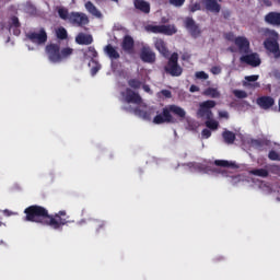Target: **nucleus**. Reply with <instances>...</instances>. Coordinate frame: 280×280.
<instances>
[{
	"mask_svg": "<svg viewBox=\"0 0 280 280\" xmlns=\"http://www.w3.org/2000/svg\"><path fill=\"white\" fill-rule=\"evenodd\" d=\"M24 213V222H35V224H42V226H50L55 231H62V228L69 224V215H67L66 210L49 214L47 208L33 205L25 208Z\"/></svg>",
	"mask_w": 280,
	"mask_h": 280,
	"instance_id": "nucleus-1",
	"label": "nucleus"
},
{
	"mask_svg": "<svg viewBox=\"0 0 280 280\" xmlns=\"http://www.w3.org/2000/svg\"><path fill=\"white\" fill-rule=\"evenodd\" d=\"M172 113L173 115H176L182 119H185V116L187 115V113L185 112V109H183V107L178 105H168L162 109L161 114H158L153 118V124H155L156 126H161V124H172L174 121V117L172 116Z\"/></svg>",
	"mask_w": 280,
	"mask_h": 280,
	"instance_id": "nucleus-2",
	"label": "nucleus"
},
{
	"mask_svg": "<svg viewBox=\"0 0 280 280\" xmlns=\"http://www.w3.org/2000/svg\"><path fill=\"white\" fill-rule=\"evenodd\" d=\"M165 73L172 75V78H180L183 75V67L178 65V52H173L168 58L167 63L164 67Z\"/></svg>",
	"mask_w": 280,
	"mask_h": 280,
	"instance_id": "nucleus-3",
	"label": "nucleus"
},
{
	"mask_svg": "<svg viewBox=\"0 0 280 280\" xmlns=\"http://www.w3.org/2000/svg\"><path fill=\"white\" fill-rule=\"evenodd\" d=\"M215 101L208 100L199 104V108L197 110V117L200 119H213L212 108H215Z\"/></svg>",
	"mask_w": 280,
	"mask_h": 280,
	"instance_id": "nucleus-4",
	"label": "nucleus"
},
{
	"mask_svg": "<svg viewBox=\"0 0 280 280\" xmlns=\"http://www.w3.org/2000/svg\"><path fill=\"white\" fill-rule=\"evenodd\" d=\"M147 30L152 32V34H164L165 36H174L178 30L176 25L168 24V25H148Z\"/></svg>",
	"mask_w": 280,
	"mask_h": 280,
	"instance_id": "nucleus-5",
	"label": "nucleus"
},
{
	"mask_svg": "<svg viewBox=\"0 0 280 280\" xmlns=\"http://www.w3.org/2000/svg\"><path fill=\"white\" fill-rule=\"evenodd\" d=\"M184 25L192 38H200L202 35L200 25L196 23L194 18L187 16L184 21Z\"/></svg>",
	"mask_w": 280,
	"mask_h": 280,
	"instance_id": "nucleus-6",
	"label": "nucleus"
},
{
	"mask_svg": "<svg viewBox=\"0 0 280 280\" xmlns=\"http://www.w3.org/2000/svg\"><path fill=\"white\" fill-rule=\"evenodd\" d=\"M69 22L77 27H84V25H89V16L86 13L82 12H71L69 15Z\"/></svg>",
	"mask_w": 280,
	"mask_h": 280,
	"instance_id": "nucleus-7",
	"label": "nucleus"
},
{
	"mask_svg": "<svg viewBox=\"0 0 280 280\" xmlns=\"http://www.w3.org/2000/svg\"><path fill=\"white\" fill-rule=\"evenodd\" d=\"M26 38L34 45H45L47 43V32L45 28H40L38 33L28 32Z\"/></svg>",
	"mask_w": 280,
	"mask_h": 280,
	"instance_id": "nucleus-8",
	"label": "nucleus"
},
{
	"mask_svg": "<svg viewBox=\"0 0 280 280\" xmlns=\"http://www.w3.org/2000/svg\"><path fill=\"white\" fill-rule=\"evenodd\" d=\"M140 59L148 65L156 62V52L150 46H143L140 50Z\"/></svg>",
	"mask_w": 280,
	"mask_h": 280,
	"instance_id": "nucleus-9",
	"label": "nucleus"
},
{
	"mask_svg": "<svg viewBox=\"0 0 280 280\" xmlns=\"http://www.w3.org/2000/svg\"><path fill=\"white\" fill-rule=\"evenodd\" d=\"M122 97H125V102L127 104H137L138 106L143 103V98L139 93L132 91V89L127 88L125 92H122Z\"/></svg>",
	"mask_w": 280,
	"mask_h": 280,
	"instance_id": "nucleus-10",
	"label": "nucleus"
},
{
	"mask_svg": "<svg viewBox=\"0 0 280 280\" xmlns=\"http://www.w3.org/2000/svg\"><path fill=\"white\" fill-rule=\"evenodd\" d=\"M46 54L50 62H60V46L58 44H49L46 46Z\"/></svg>",
	"mask_w": 280,
	"mask_h": 280,
	"instance_id": "nucleus-11",
	"label": "nucleus"
},
{
	"mask_svg": "<svg viewBox=\"0 0 280 280\" xmlns=\"http://www.w3.org/2000/svg\"><path fill=\"white\" fill-rule=\"evenodd\" d=\"M240 61L249 67H259V65H261V59L257 52L243 55L241 56Z\"/></svg>",
	"mask_w": 280,
	"mask_h": 280,
	"instance_id": "nucleus-12",
	"label": "nucleus"
},
{
	"mask_svg": "<svg viewBox=\"0 0 280 280\" xmlns=\"http://www.w3.org/2000/svg\"><path fill=\"white\" fill-rule=\"evenodd\" d=\"M264 47L267 49V51H270V54H273L275 58H280V49H279V42L275 38H267L264 42Z\"/></svg>",
	"mask_w": 280,
	"mask_h": 280,
	"instance_id": "nucleus-13",
	"label": "nucleus"
},
{
	"mask_svg": "<svg viewBox=\"0 0 280 280\" xmlns=\"http://www.w3.org/2000/svg\"><path fill=\"white\" fill-rule=\"evenodd\" d=\"M120 47L122 51H125V54H135V38H132V36L130 35H125L120 44Z\"/></svg>",
	"mask_w": 280,
	"mask_h": 280,
	"instance_id": "nucleus-14",
	"label": "nucleus"
},
{
	"mask_svg": "<svg viewBox=\"0 0 280 280\" xmlns=\"http://www.w3.org/2000/svg\"><path fill=\"white\" fill-rule=\"evenodd\" d=\"M234 45L238 47L241 54H250V42L246 37H236Z\"/></svg>",
	"mask_w": 280,
	"mask_h": 280,
	"instance_id": "nucleus-15",
	"label": "nucleus"
},
{
	"mask_svg": "<svg viewBox=\"0 0 280 280\" xmlns=\"http://www.w3.org/2000/svg\"><path fill=\"white\" fill-rule=\"evenodd\" d=\"M154 47L163 58H170V49L167 48V43H165V40L156 38L154 40Z\"/></svg>",
	"mask_w": 280,
	"mask_h": 280,
	"instance_id": "nucleus-16",
	"label": "nucleus"
},
{
	"mask_svg": "<svg viewBox=\"0 0 280 280\" xmlns=\"http://www.w3.org/2000/svg\"><path fill=\"white\" fill-rule=\"evenodd\" d=\"M256 103L262 110H268L275 106V98L272 96H260L257 98Z\"/></svg>",
	"mask_w": 280,
	"mask_h": 280,
	"instance_id": "nucleus-17",
	"label": "nucleus"
},
{
	"mask_svg": "<svg viewBox=\"0 0 280 280\" xmlns=\"http://www.w3.org/2000/svg\"><path fill=\"white\" fill-rule=\"evenodd\" d=\"M205 8L213 14H220V10H222V5L218 3V0H205Z\"/></svg>",
	"mask_w": 280,
	"mask_h": 280,
	"instance_id": "nucleus-18",
	"label": "nucleus"
},
{
	"mask_svg": "<svg viewBox=\"0 0 280 280\" xmlns=\"http://www.w3.org/2000/svg\"><path fill=\"white\" fill-rule=\"evenodd\" d=\"M75 43L77 45H93V35L79 33L75 36Z\"/></svg>",
	"mask_w": 280,
	"mask_h": 280,
	"instance_id": "nucleus-19",
	"label": "nucleus"
},
{
	"mask_svg": "<svg viewBox=\"0 0 280 280\" xmlns=\"http://www.w3.org/2000/svg\"><path fill=\"white\" fill-rule=\"evenodd\" d=\"M104 52L106 54V56H108L110 60H119V58H121L119 51H117V49L110 44L104 47Z\"/></svg>",
	"mask_w": 280,
	"mask_h": 280,
	"instance_id": "nucleus-20",
	"label": "nucleus"
},
{
	"mask_svg": "<svg viewBox=\"0 0 280 280\" xmlns=\"http://www.w3.org/2000/svg\"><path fill=\"white\" fill-rule=\"evenodd\" d=\"M265 21L269 25H280V13L279 12H269L265 16Z\"/></svg>",
	"mask_w": 280,
	"mask_h": 280,
	"instance_id": "nucleus-21",
	"label": "nucleus"
},
{
	"mask_svg": "<svg viewBox=\"0 0 280 280\" xmlns=\"http://www.w3.org/2000/svg\"><path fill=\"white\" fill-rule=\"evenodd\" d=\"M85 10H88V12L92 14V16H95L96 19H102V12L97 10V7H95L93 2H85Z\"/></svg>",
	"mask_w": 280,
	"mask_h": 280,
	"instance_id": "nucleus-22",
	"label": "nucleus"
},
{
	"mask_svg": "<svg viewBox=\"0 0 280 280\" xmlns=\"http://www.w3.org/2000/svg\"><path fill=\"white\" fill-rule=\"evenodd\" d=\"M135 8L144 14H150V3L145 2V0H136Z\"/></svg>",
	"mask_w": 280,
	"mask_h": 280,
	"instance_id": "nucleus-23",
	"label": "nucleus"
},
{
	"mask_svg": "<svg viewBox=\"0 0 280 280\" xmlns=\"http://www.w3.org/2000/svg\"><path fill=\"white\" fill-rule=\"evenodd\" d=\"M203 95H206V97H211L212 100H220L222 94H220L218 88H207L203 91Z\"/></svg>",
	"mask_w": 280,
	"mask_h": 280,
	"instance_id": "nucleus-24",
	"label": "nucleus"
},
{
	"mask_svg": "<svg viewBox=\"0 0 280 280\" xmlns=\"http://www.w3.org/2000/svg\"><path fill=\"white\" fill-rule=\"evenodd\" d=\"M222 137H223L224 143H228V145L235 143V139H236L235 132L225 130L222 132Z\"/></svg>",
	"mask_w": 280,
	"mask_h": 280,
	"instance_id": "nucleus-25",
	"label": "nucleus"
},
{
	"mask_svg": "<svg viewBox=\"0 0 280 280\" xmlns=\"http://www.w3.org/2000/svg\"><path fill=\"white\" fill-rule=\"evenodd\" d=\"M92 226H94L96 233H102V231H106V221L94 219L92 221Z\"/></svg>",
	"mask_w": 280,
	"mask_h": 280,
	"instance_id": "nucleus-26",
	"label": "nucleus"
},
{
	"mask_svg": "<svg viewBox=\"0 0 280 280\" xmlns=\"http://www.w3.org/2000/svg\"><path fill=\"white\" fill-rule=\"evenodd\" d=\"M249 174H252V176H258L259 178H268L270 173L266 168H254L249 171Z\"/></svg>",
	"mask_w": 280,
	"mask_h": 280,
	"instance_id": "nucleus-27",
	"label": "nucleus"
},
{
	"mask_svg": "<svg viewBox=\"0 0 280 280\" xmlns=\"http://www.w3.org/2000/svg\"><path fill=\"white\" fill-rule=\"evenodd\" d=\"M60 62H62L63 60H67V58L73 56V48L71 47H65L60 50Z\"/></svg>",
	"mask_w": 280,
	"mask_h": 280,
	"instance_id": "nucleus-28",
	"label": "nucleus"
},
{
	"mask_svg": "<svg viewBox=\"0 0 280 280\" xmlns=\"http://www.w3.org/2000/svg\"><path fill=\"white\" fill-rule=\"evenodd\" d=\"M56 36L59 40H67L69 38V34L67 33V28L60 26L56 30Z\"/></svg>",
	"mask_w": 280,
	"mask_h": 280,
	"instance_id": "nucleus-29",
	"label": "nucleus"
},
{
	"mask_svg": "<svg viewBox=\"0 0 280 280\" xmlns=\"http://www.w3.org/2000/svg\"><path fill=\"white\" fill-rule=\"evenodd\" d=\"M214 165H217V167H235V163L226 160H215Z\"/></svg>",
	"mask_w": 280,
	"mask_h": 280,
	"instance_id": "nucleus-30",
	"label": "nucleus"
},
{
	"mask_svg": "<svg viewBox=\"0 0 280 280\" xmlns=\"http://www.w3.org/2000/svg\"><path fill=\"white\" fill-rule=\"evenodd\" d=\"M128 86H130V89L139 90L141 86H143V82H141L139 79H130L128 81Z\"/></svg>",
	"mask_w": 280,
	"mask_h": 280,
	"instance_id": "nucleus-31",
	"label": "nucleus"
},
{
	"mask_svg": "<svg viewBox=\"0 0 280 280\" xmlns=\"http://www.w3.org/2000/svg\"><path fill=\"white\" fill-rule=\"evenodd\" d=\"M205 124L209 128V130H218V128L220 127V122H218L213 118L207 119Z\"/></svg>",
	"mask_w": 280,
	"mask_h": 280,
	"instance_id": "nucleus-32",
	"label": "nucleus"
},
{
	"mask_svg": "<svg viewBox=\"0 0 280 280\" xmlns=\"http://www.w3.org/2000/svg\"><path fill=\"white\" fill-rule=\"evenodd\" d=\"M58 15L62 19V21H69V16L71 14H69V10L65 9V8H60L58 9Z\"/></svg>",
	"mask_w": 280,
	"mask_h": 280,
	"instance_id": "nucleus-33",
	"label": "nucleus"
},
{
	"mask_svg": "<svg viewBox=\"0 0 280 280\" xmlns=\"http://www.w3.org/2000/svg\"><path fill=\"white\" fill-rule=\"evenodd\" d=\"M233 95H235L238 100H246V97H248V94L246 93V91H242V90H234Z\"/></svg>",
	"mask_w": 280,
	"mask_h": 280,
	"instance_id": "nucleus-34",
	"label": "nucleus"
},
{
	"mask_svg": "<svg viewBox=\"0 0 280 280\" xmlns=\"http://www.w3.org/2000/svg\"><path fill=\"white\" fill-rule=\"evenodd\" d=\"M268 159L269 161H280V153L275 150H271L268 153Z\"/></svg>",
	"mask_w": 280,
	"mask_h": 280,
	"instance_id": "nucleus-35",
	"label": "nucleus"
},
{
	"mask_svg": "<svg viewBox=\"0 0 280 280\" xmlns=\"http://www.w3.org/2000/svg\"><path fill=\"white\" fill-rule=\"evenodd\" d=\"M186 0H168V3L174 8H183Z\"/></svg>",
	"mask_w": 280,
	"mask_h": 280,
	"instance_id": "nucleus-36",
	"label": "nucleus"
},
{
	"mask_svg": "<svg viewBox=\"0 0 280 280\" xmlns=\"http://www.w3.org/2000/svg\"><path fill=\"white\" fill-rule=\"evenodd\" d=\"M188 10H189V12L194 13V12H198V11L202 10V7L200 5L199 2H195L194 4H190L188 7Z\"/></svg>",
	"mask_w": 280,
	"mask_h": 280,
	"instance_id": "nucleus-37",
	"label": "nucleus"
},
{
	"mask_svg": "<svg viewBox=\"0 0 280 280\" xmlns=\"http://www.w3.org/2000/svg\"><path fill=\"white\" fill-rule=\"evenodd\" d=\"M135 115H140V117H143V119H148L150 117V114L145 110H141L140 108H135L133 109Z\"/></svg>",
	"mask_w": 280,
	"mask_h": 280,
	"instance_id": "nucleus-38",
	"label": "nucleus"
},
{
	"mask_svg": "<svg viewBox=\"0 0 280 280\" xmlns=\"http://www.w3.org/2000/svg\"><path fill=\"white\" fill-rule=\"evenodd\" d=\"M88 52H89V58H91L93 60V58H97V50L95 49V47L90 46L88 48Z\"/></svg>",
	"mask_w": 280,
	"mask_h": 280,
	"instance_id": "nucleus-39",
	"label": "nucleus"
},
{
	"mask_svg": "<svg viewBox=\"0 0 280 280\" xmlns=\"http://www.w3.org/2000/svg\"><path fill=\"white\" fill-rule=\"evenodd\" d=\"M12 27H21V22L19 21V18L16 16L11 18L10 28Z\"/></svg>",
	"mask_w": 280,
	"mask_h": 280,
	"instance_id": "nucleus-40",
	"label": "nucleus"
},
{
	"mask_svg": "<svg viewBox=\"0 0 280 280\" xmlns=\"http://www.w3.org/2000/svg\"><path fill=\"white\" fill-rule=\"evenodd\" d=\"M210 73H212V75H220V73H222V67L220 66H214L210 69Z\"/></svg>",
	"mask_w": 280,
	"mask_h": 280,
	"instance_id": "nucleus-41",
	"label": "nucleus"
},
{
	"mask_svg": "<svg viewBox=\"0 0 280 280\" xmlns=\"http://www.w3.org/2000/svg\"><path fill=\"white\" fill-rule=\"evenodd\" d=\"M196 78L198 80H209V74H207V72L205 71H199V72H196Z\"/></svg>",
	"mask_w": 280,
	"mask_h": 280,
	"instance_id": "nucleus-42",
	"label": "nucleus"
},
{
	"mask_svg": "<svg viewBox=\"0 0 280 280\" xmlns=\"http://www.w3.org/2000/svg\"><path fill=\"white\" fill-rule=\"evenodd\" d=\"M235 39H237V37H235V34H233V32L225 34V40L235 44Z\"/></svg>",
	"mask_w": 280,
	"mask_h": 280,
	"instance_id": "nucleus-43",
	"label": "nucleus"
},
{
	"mask_svg": "<svg viewBox=\"0 0 280 280\" xmlns=\"http://www.w3.org/2000/svg\"><path fill=\"white\" fill-rule=\"evenodd\" d=\"M246 82H257L259 80V75L253 74L245 77Z\"/></svg>",
	"mask_w": 280,
	"mask_h": 280,
	"instance_id": "nucleus-44",
	"label": "nucleus"
},
{
	"mask_svg": "<svg viewBox=\"0 0 280 280\" xmlns=\"http://www.w3.org/2000/svg\"><path fill=\"white\" fill-rule=\"evenodd\" d=\"M102 69V66L100 63H96L94 67L91 69V75H97V72Z\"/></svg>",
	"mask_w": 280,
	"mask_h": 280,
	"instance_id": "nucleus-45",
	"label": "nucleus"
},
{
	"mask_svg": "<svg viewBox=\"0 0 280 280\" xmlns=\"http://www.w3.org/2000/svg\"><path fill=\"white\" fill-rule=\"evenodd\" d=\"M201 137H202V139H209L211 137V130L202 129Z\"/></svg>",
	"mask_w": 280,
	"mask_h": 280,
	"instance_id": "nucleus-46",
	"label": "nucleus"
},
{
	"mask_svg": "<svg viewBox=\"0 0 280 280\" xmlns=\"http://www.w3.org/2000/svg\"><path fill=\"white\" fill-rule=\"evenodd\" d=\"M160 93L167 100H171V97H172V91H170V90H162Z\"/></svg>",
	"mask_w": 280,
	"mask_h": 280,
	"instance_id": "nucleus-47",
	"label": "nucleus"
},
{
	"mask_svg": "<svg viewBox=\"0 0 280 280\" xmlns=\"http://www.w3.org/2000/svg\"><path fill=\"white\" fill-rule=\"evenodd\" d=\"M252 143L255 148H264V141L262 140H253Z\"/></svg>",
	"mask_w": 280,
	"mask_h": 280,
	"instance_id": "nucleus-48",
	"label": "nucleus"
},
{
	"mask_svg": "<svg viewBox=\"0 0 280 280\" xmlns=\"http://www.w3.org/2000/svg\"><path fill=\"white\" fill-rule=\"evenodd\" d=\"M219 117L221 118V119H229V112H226V110H222V112H219Z\"/></svg>",
	"mask_w": 280,
	"mask_h": 280,
	"instance_id": "nucleus-49",
	"label": "nucleus"
},
{
	"mask_svg": "<svg viewBox=\"0 0 280 280\" xmlns=\"http://www.w3.org/2000/svg\"><path fill=\"white\" fill-rule=\"evenodd\" d=\"M198 91H200V88H198L197 85L190 86V93H198Z\"/></svg>",
	"mask_w": 280,
	"mask_h": 280,
	"instance_id": "nucleus-50",
	"label": "nucleus"
},
{
	"mask_svg": "<svg viewBox=\"0 0 280 280\" xmlns=\"http://www.w3.org/2000/svg\"><path fill=\"white\" fill-rule=\"evenodd\" d=\"M142 89H143V91H144L145 93H152V90L150 89V85H148V84H143V85H142Z\"/></svg>",
	"mask_w": 280,
	"mask_h": 280,
	"instance_id": "nucleus-51",
	"label": "nucleus"
},
{
	"mask_svg": "<svg viewBox=\"0 0 280 280\" xmlns=\"http://www.w3.org/2000/svg\"><path fill=\"white\" fill-rule=\"evenodd\" d=\"M13 34H14V36H20L21 35V30L19 27H14Z\"/></svg>",
	"mask_w": 280,
	"mask_h": 280,
	"instance_id": "nucleus-52",
	"label": "nucleus"
},
{
	"mask_svg": "<svg viewBox=\"0 0 280 280\" xmlns=\"http://www.w3.org/2000/svg\"><path fill=\"white\" fill-rule=\"evenodd\" d=\"M265 5H267V8H270V5H272V1L270 0H262Z\"/></svg>",
	"mask_w": 280,
	"mask_h": 280,
	"instance_id": "nucleus-53",
	"label": "nucleus"
},
{
	"mask_svg": "<svg viewBox=\"0 0 280 280\" xmlns=\"http://www.w3.org/2000/svg\"><path fill=\"white\" fill-rule=\"evenodd\" d=\"M170 20L167 18H162L161 23H168Z\"/></svg>",
	"mask_w": 280,
	"mask_h": 280,
	"instance_id": "nucleus-54",
	"label": "nucleus"
},
{
	"mask_svg": "<svg viewBox=\"0 0 280 280\" xmlns=\"http://www.w3.org/2000/svg\"><path fill=\"white\" fill-rule=\"evenodd\" d=\"M4 213H8V215H10V210H4Z\"/></svg>",
	"mask_w": 280,
	"mask_h": 280,
	"instance_id": "nucleus-55",
	"label": "nucleus"
},
{
	"mask_svg": "<svg viewBox=\"0 0 280 280\" xmlns=\"http://www.w3.org/2000/svg\"><path fill=\"white\" fill-rule=\"evenodd\" d=\"M3 244H5V242H3V241H0V245H3Z\"/></svg>",
	"mask_w": 280,
	"mask_h": 280,
	"instance_id": "nucleus-56",
	"label": "nucleus"
},
{
	"mask_svg": "<svg viewBox=\"0 0 280 280\" xmlns=\"http://www.w3.org/2000/svg\"><path fill=\"white\" fill-rule=\"evenodd\" d=\"M113 1H115V3H119V0H113Z\"/></svg>",
	"mask_w": 280,
	"mask_h": 280,
	"instance_id": "nucleus-57",
	"label": "nucleus"
},
{
	"mask_svg": "<svg viewBox=\"0 0 280 280\" xmlns=\"http://www.w3.org/2000/svg\"><path fill=\"white\" fill-rule=\"evenodd\" d=\"M124 110H128V108L124 107Z\"/></svg>",
	"mask_w": 280,
	"mask_h": 280,
	"instance_id": "nucleus-58",
	"label": "nucleus"
},
{
	"mask_svg": "<svg viewBox=\"0 0 280 280\" xmlns=\"http://www.w3.org/2000/svg\"><path fill=\"white\" fill-rule=\"evenodd\" d=\"M279 3H280V0H279Z\"/></svg>",
	"mask_w": 280,
	"mask_h": 280,
	"instance_id": "nucleus-59",
	"label": "nucleus"
}]
</instances>
